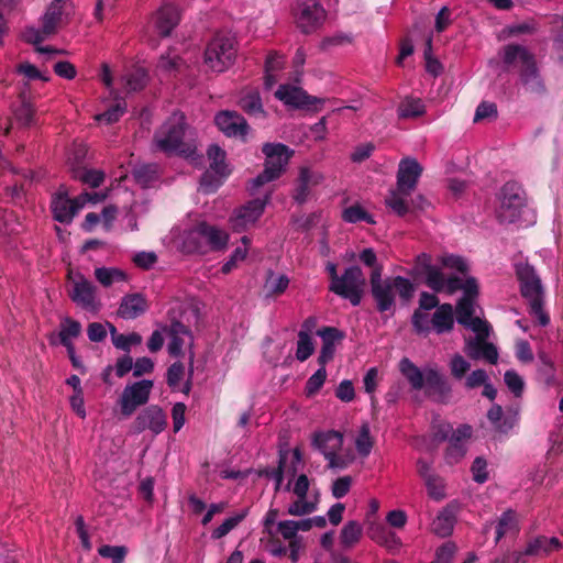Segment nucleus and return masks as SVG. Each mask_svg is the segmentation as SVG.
<instances>
[{
	"mask_svg": "<svg viewBox=\"0 0 563 563\" xmlns=\"http://www.w3.org/2000/svg\"><path fill=\"white\" fill-rule=\"evenodd\" d=\"M472 435V428L467 424L460 426L451 435L445 453L448 464L459 463L466 453V443Z\"/></svg>",
	"mask_w": 563,
	"mask_h": 563,
	"instance_id": "5701e85b",
	"label": "nucleus"
},
{
	"mask_svg": "<svg viewBox=\"0 0 563 563\" xmlns=\"http://www.w3.org/2000/svg\"><path fill=\"white\" fill-rule=\"evenodd\" d=\"M423 388H426L427 395L437 402L448 404L451 399L452 386L437 366H426Z\"/></svg>",
	"mask_w": 563,
	"mask_h": 563,
	"instance_id": "f3484780",
	"label": "nucleus"
},
{
	"mask_svg": "<svg viewBox=\"0 0 563 563\" xmlns=\"http://www.w3.org/2000/svg\"><path fill=\"white\" fill-rule=\"evenodd\" d=\"M81 332V324L70 318H65L60 323L58 333L60 344L64 346L74 345L73 339H76Z\"/></svg>",
	"mask_w": 563,
	"mask_h": 563,
	"instance_id": "a18cd8bd",
	"label": "nucleus"
},
{
	"mask_svg": "<svg viewBox=\"0 0 563 563\" xmlns=\"http://www.w3.org/2000/svg\"><path fill=\"white\" fill-rule=\"evenodd\" d=\"M186 120L180 112H174L155 132L153 148L167 155L179 154L192 157L195 150L185 142Z\"/></svg>",
	"mask_w": 563,
	"mask_h": 563,
	"instance_id": "f257e3e1",
	"label": "nucleus"
},
{
	"mask_svg": "<svg viewBox=\"0 0 563 563\" xmlns=\"http://www.w3.org/2000/svg\"><path fill=\"white\" fill-rule=\"evenodd\" d=\"M88 195H79L75 199L68 198L66 192L59 191L52 200L54 219L62 223H69L75 214L86 206Z\"/></svg>",
	"mask_w": 563,
	"mask_h": 563,
	"instance_id": "a211bd4d",
	"label": "nucleus"
},
{
	"mask_svg": "<svg viewBox=\"0 0 563 563\" xmlns=\"http://www.w3.org/2000/svg\"><path fill=\"white\" fill-rule=\"evenodd\" d=\"M517 530L516 514L512 510L505 511L497 525L496 530V542H498L504 536Z\"/></svg>",
	"mask_w": 563,
	"mask_h": 563,
	"instance_id": "6e6d98bb",
	"label": "nucleus"
},
{
	"mask_svg": "<svg viewBox=\"0 0 563 563\" xmlns=\"http://www.w3.org/2000/svg\"><path fill=\"white\" fill-rule=\"evenodd\" d=\"M439 261L443 267L454 269L463 276L467 273L468 265L461 256L448 254L441 256Z\"/></svg>",
	"mask_w": 563,
	"mask_h": 563,
	"instance_id": "e2e57ef3",
	"label": "nucleus"
},
{
	"mask_svg": "<svg viewBox=\"0 0 563 563\" xmlns=\"http://www.w3.org/2000/svg\"><path fill=\"white\" fill-rule=\"evenodd\" d=\"M185 376V366L181 362L173 363L166 373L167 385L173 389H180V383Z\"/></svg>",
	"mask_w": 563,
	"mask_h": 563,
	"instance_id": "680f3d73",
	"label": "nucleus"
},
{
	"mask_svg": "<svg viewBox=\"0 0 563 563\" xmlns=\"http://www.w3.org/2000/svg\"><path fill=\"white\" fill-rule=\"evenodd\" d=\"M271 194L272 192L268 191L263 198H255L240 208H236L230 218L233 230L242 232L251 225H254L262 217L267 203L269 202Z\"/></svg>",
	"mask_w": 563,
	"mask_h": 563,
	"instance_id": "f8f14e48",
	"label": "nucleus"
},
{
	"mask_svg": "<svg viewBox=\"0 0 563 563\" xmlns=\"http://www.w3.org/2000/svg\"><path fill=\"white\" fill-rule=\"evenodd\" d=\"M181 64V59L177 54L169 51L166 55H162L157 68L165 73H172L178 70Z\"/></svg>",
	"mask_w": 563,
	"mask_h": 563,
	"instance_id": "774afa93",
	"label": "nucleus"
},
{
	"mask_svg": "<svg viewBox=\"0 0 563 563\" xmlns=\"http://www.w3.org/2000/svg\"><path fill=\"white\" fill-rule=\"evenodd\" d=\"M170 339L167 345L169 355L180 356L184 352L185 338H190L188 329L180 322H174L170 325Z\"/></svg>",
	"mask_w": 563,
	"mask_h": 563,
	"instance_id": "e433bc0d",
	"label": "nucleus"
},
{
	"mask_svg": "<svg viewBox=\"0 0 563 563\" xmlns=\"http://www.w3.org/2000/svg\"><path fill=\"white\" fill-rule=\"evenodd\" d=\"M166 413L157 405L145 407L139 412L134 420V430L136 433L150 431L153 435H158L166 429Z\"/></svg>",
	"mask_w": 563,
	"mask_h": 563,
	"instance_id": "2eb2a0df",
	"label": "nucleus"
},
{
	"mask_svg": "<svg viewBox=\"0 0 563 563\" xmlns=\"http://www.w3.org/2000/svg\"><path fill=\"white\" fill-rule=\"evenodd\" d=\"M521 296L528 303L529 314L537 319L541 327L550 323V316L544 310V289L533 266L520 263L516 266Z\"/></svg>",
	"mask_w": 563,
	"mask_h": 563,
	"instance_id": "f03ea898",
	"label": "nucleus"
},
{
	"mask_svg": "<svg viewBox=\"0 0 563 563\" xmlns=\"http://www.w3.org/2000/svg\"><path fill=\"white\" fill-rule=\"evenodd\" d=\"M416 268L426 275V284L435 292H446L449 295L457 291L461 286L460 277L452 275L445 277L441 267L431 264L430 255L421 253L417 256Z\"/></svg>",
	"mask_w": 563,
	"mask_h": 563,
	"instance_id": "1a4fd4ad",
	"label": "nucleus"
},
{
	"mask_svg": "<svg viewBox=\"0 0 563 563\" xmlns=\"http://www.w3.org/2000/svg\"><path fill=\"white\" fill-rule=\"evenodd\" d=\"M426 107L421 99L406 97L398 107V115L400 118H417L424 113Z\"/></svg>",
	"mask_w": 563,
	"mask_h": 563,
	"instance_id": "c03bdc74",
	"label": "nucleus"
},
{
	"mask_svg": "<svg viewBox=\"0 0 563 563\" xmlns=\"http://www.w3.org/2000/svg\"><path fill=\"white\" fill-rule=\"evenodd\" d=\"M373 298L379 312L391 310L395 306L396 292L404 300H409L415 291L413 284L406 277L396 276L382 278V267H376L371 274Z\"/></svg>",
	"mask_w": 563,
	"mask_h": 563,
	"instance_id": "7ed1b4c3",
	"label": "nucleus"
},
{
	"mask_svg": "<svg viewBox=\"0 0 563 563\" xmlns=\"http://www.w3.org/2000/svg\"><path fill=\"white\" fill-rule=\"evenodd\" d=\"M239 104L249 115L257 117L264 113L261 95L256 89L245 90L240 98Z\"/></svg>",
	"mask_w": 563,
	"mask_h": 563,
	"instance_id": "58836bf2",
	"label": "nucleus"
},
{
	"mask_svg": "<svg viewBox=\"0 0 563 563\" xmlns=\"http://www.w3.org/2000/svg\"><path fill=\"white\" fill-rule=\"evenodd\" d=\"M322 179L323 176L320 173L313 172L308 167L300 168L297 186L292 195L294 200L299 205L305 203L310 195V188L319 185Z\"/></svg>",
	"mask_w": 563,
	"mask_h": 563,
	"instance_id": "a878e982",
	"label": "nucleus"
},
{
	"mask_svg": "<svg viewBox=\"0 0 563 563\" xmlns=\"http://www.w3.org/2000/svg\"><path fill=\"white\" fill-rule=\"evenodd\" d=\"M422 174V166L411 157L402 158L398 166L397 188L400 191L412 192Z\"/></svg>",
	"mask_w": 563,
	"mask_h": 563,
	"instance_id": "4be33fe9",
	"label": "nucleus"
},
{
	"mask_svg": "<svg viewBox=\"0 0 563 563\" xmlns=\"http://www.w3.org/2000/svg\"><path fill=\"white\" fill-rule=\"evenodd\" d=\"M362 526L354 520H351L344 525L340 533V541L343 547L351 548L356 544L362 536Z\"/></svg>",
	"mask_w": 563,
	"mask_h": 563,
	"instance_id": "de8ad7c7",
	"label": "nucleus"
},
{
	"mask_svg": "<svg viewBox=\"0 0 563 563\" xmlns=\"http://www.w3.org/2000/svg\"><path fill=\"white\" fill-rule=\"evenodd\" d=\"M411 323L415 332L419 335L427 336L432 331L431 319L420 309L413 312Z\"/></svg>",
	"mask_w": 563,
	"mask_h": 563,
	"instance_id": "13d9d810",
	"label": "nucleus"
},
{
	"mask_svg": "<svg viewBox=\"0 0 563 563\" xmlns=\"http://www.w3.org/2000/svg\"><path fill=\"white\" fill-rule=\"evenodd\" d=\"M69 277L73 283V289L69 292L70 299L86 310L96 311L98 302L95 285L80 273L74 275L70 273Z\"/></svg>",
	"mask_w": 563,
	"mask_h": 563,
	"instance_id": "dca6fc26",
	"label": "nucleus"
},
{
	"mask_svg": "<svg viewBox=\"0 0 563 563\" xmlns=\"http://www.w3.org/2000/svg\"><path fill=\"white\" fill-rule=\"evenodd\" d=\"M63 20V1L54 0L42 18L41 29L27 27L23 37L26 42L37 45L44 41L47 36L54 34Z\"/></svg>",
	"mask_w": 563,
	"mask_h": 563,
	"instance_id": "9b49d317",
	"label": "nucleus"
},
{
	"mask_svg": "<svg viewBox=\"0 0 563 563\" xmlns=\"http://www.w3.org/2000/svg\"><path fill=\"white\" fill-rule=\"evenodd\" d=\"M314 351V345L310 334L300 330L298 333L296 358L300 362L308 360Z\"/></svg>",
	"mask_w": 563,
	"mask_h": 563,
	"instance_id": "603ef678",
	"label": "nucleus"
},
{
	"mask_svg": "<svg viewBox=\"0 0 563 563\" xmlns=\"http://www.w3.org/2000/svg\"><path fill=\"white\" fill-rule=\"evenodd\" d=\"M96 280L104 288H109L115 284L129 282V275L125 271L119 267H97L95 269Z\"/></svg>",
	"mask_w": 563,
	"mask_h": 563,
	"instance_id": "c9c22d12",
	"label": "nucleus"
},
{
	"mask_svg": "<svg viewBox=\"0 0 563 563\" xmlns=\"http://www.w3.org/2000/svg\"><path fill=\"white\" fill-rule=\"evenodd\" d=\"M318 335L322 339V347L318 357V363L321 368H325L328 362H330L335 352V341L342 339V333L332 327H325L318 330Z\"/></svg>",
	"mask_w": 563,
	"mask_h": 563,
	"instance_id": "7c9ffc66",
	"label": "nucleus"
},
{
	"mask_svg": "<svg viewBox=\"0 0 563 563\" xmlns=\"http://www.w3.org/2000/svg\"><path fill=\"white\" fill-rule=\"evenodd\" d=\"M499 201L496 216L500 223L522 222L523 217L529 212L526 194L515 181H508L503 186Z\"/></svg>",
	"mask_w": 563,
	"mask_h": 563,
	"instance_id": "423d86ee",
	"label": "nucleus"
},
{
	"mask_svg": "<svg viewBox=\"0 0 563 563\" xmlns=\"http://www.w3.org/2000/svg\"><path fill=\"white\" fill-rule=\"evenodd\" d=\"M459 284L461 286L457 290L462 289L464 295L456 305V321L460 324H464L474 318L475 297L478 292V285L474 277H467L465 280L460 277Z\"/></svg>",
	"mask_w": 563,
	"mask_h": 563,
	"instance_id": "6ab92c4d",
	"label": "nucleus"
},
{
	"mask_svg": "<svg viewBox=\"0 0 563 563\" xmlns=\"http://www.w3.org/2000/svg\"><path fill=\"white\" fill-rule=\"evenodd\" d=\"M411 195L410 191H400L396 187L391 190L388 197L385 199L386 206L393 210L397 216H405L409 210L408 197Z\"/></svg>",
	"mask_w": 563,
	"mask_h": 563,
	"instance_id": "ea45409f",
	"label": "nucleus"
},
{
	"mask_svg": "<svg viewBox=\"0 0 563 563\" xmlns=\"http://www.w3.org/2000/svg\"><path fill=\"white\" fill-rule=\"evenodd\" d=\"M100 556L110 559L112 563H124L128 549L123 545H102L98 549Z\"/></svg>",
	"mask_w": 563,
	"mask_h": 563,
	"instance_id": "bf43d9fd",
	"label": "nucleus"
},
{
	"mask_svg": "<svg viewBox=\"0 0 563 563\" xmlns=\"http://www.w3.org/2000/svg\"><path fill=\"white\" fill-rule=\"evenodd\" d=\"M228 175L216 174L212 169H207L200 179V190L205 194L214 192L223 183Z\"/></svg>",
	"mask_w": 563,
	"mask_h": 563,
	"instance_id": "3c124183",
	"label": "nucleus"
},
{
	"mask_svg": "<svg viewBox=\"0 0 563 563\" xmlns=\"http://www.w3.org/2000/svg\"><path fill=\"white\" fill-rule=\"evenodd\" d=\"M207 155L210 159L209 169L214 170L216 174L230 175L231 170L225 164V152L220 146L217 144L210 145Z\"/></svg>",
	"mask_w": 563,
	"mask_h": 563,
	"instance_id": "79ce46f5",
	"label": "nucleus"
},
{
	"mask_svg": "<svg viewBox=\"0 0 563 563\" xmlns=\"http://www.w3.org/2000/svg\"><path fill=\"white\" fill-rule=\"evenodd\" d=\"M147 309V300L142 294H128L121 299L118 316L125 320H132L145 313Z\"/></svg>",
	"mask_w": 563,
	"mask_h": 563,
	"instance_id": "b1692460",
	"label": "nucleus"
},
{
	"mask_svg": "<svg viewBox=\"0 0 563 563\" xmlns=\"http://www.w3.org/2000/svg\"><path fill=\"white\" fill-rule=\"evenodd\" d=\"M126 91H139L144 88L147 80V73L143 68H134L123 77Z\"/></svg>",
	"mask_w": 563,
	"mask_h": 563,
	"instance_id": "8fccbe9b",
	"label": "nucleus"
},
{
	"mask_svg": "<svg viewBox=\"0 0 563 563\" xmlns=\"http://www.w3.org/2000/svg\"><path fill=\"white\" fill-rule=\"evenodd\" d=\"M126 104L124 100H118L115 104L111 106L104 112L99 113L95 117L96 121L104 122L107 124L114 123L124 114Z\"/></svg>",
	"mask_w": 563,
	"mask_h": 563,
	"instance_id": "5fc2aeb1",
	"label": "nucleus"
},
{
	"mask_svg": "<svg viewBox=\"0 0 563 563\" xmlns=\"http://www.w3.org/2000/svg\"><path fill=\"white\" fill-rule=\"evenodd\" d=\"M159 167L157 164H142L134 168L133 175L142 187H150L158 177Z\"/></svg>",
	"mask_w": 563,
	"mask_h": 563,
	"instance_id": "37998d69",
	"label": "nucleus"
},
{
	"mask_svg": "<svg viewBox=\"0 0 563 563\" xmlns=\"http://www.w3.org/2000/svg\"><path fill=\"white\" fill-rule=\"evenodd\" d=\"M153 387L154 382L152 379H141L128 384L118 399L121 415L129 418L139 407L146 405Z\"/></svg>",
	"mask_w": 563,
	"mask_h": 563,
	"instance_id": "9d476101",
	"label": "nucleus"
},
{
	"mask_svg": "<svg viewBox=\"0 0 563 563\" xmlns=\"http://www.w3.org/2000/svg\"><path fill=\"white\" fill-rule=\"evenodd\" d=\"M265 155L264 170L250 181L249 191L255 195L267 183L280 177L294 151L283 143H266L262 148Z\"/></svg>",
	"mask_w": 563,
	"mask_h": 563,
	"instance_id": "20e7f679",
	"label": "nucleus"
},
{
	"mask_svg": "<svg viewBox=\"0 0 563 563\" xmlns=\"http://www.w3.org/2000/svg\"><path fill=\"white\" fill-rule=\"evenodd\" d=\"M285 57L277 52L269 53L265 63V86L272 88L276 81L275 73L284 67Z\"/></svg>",
	"mask_w": 563,
	"mask_h": 563,
	"instance_id": "a19ab883",
	"label": "nucleus"
},
{
	"mask_svg": "<svg viewBox=\"0 0 563 563\" xmlns=\"http://www.w3.org/2000/svg\"><path fill=\"white\" fill-rule=\"evenodd\" d=\"M487 418L496 432L507 434L518 423V411H504L501 406L494 405L487 412Z\"/></svg>",
	"mask_w": 563,
	"mask_h": 563,
	"instance_id": "393cba45",
	"label": "nucleus"
},
{
	"mask_svg": "<svg viewBox=\"0 0 563 563\" xmlns=\"http://www.w3.org/2000/svg\"><path fill=\"white\" fill-rule=\"evenodd\" d=\"M365 284L362 269L353 265L345 268L334 283H330L329 290L347 299L353 306H358L363 297Z\"/></svg>",
	"mask_w": 563,
	"mask_h": 563,
	"instance_id": "6e6552de",
	"label": "nucleus"
},
{
	"mask_svg": "<svg viewBox=\"0 0 563 563\" xmlns=\"http://www.w3.org/2000/svg\"><path fill=\"white\" fill-rule=\"evenodd\" d=\"M501 59L507 66L514 65L519 60L522 64L520 81L526 89L532 92L544 91V84L534 55L527 47L519 44L506 45L501 51Z\"/></svg>",
	"mask_w": 563,
	"mask_h": 563,
	"instance_id": "39448f33",
	"label": "nucleus"
},
{
	"mask_svg": "<svg viewBox=\"0 0 563 563\" xmlns=\"http://www.w3.org/2000/svg\"><path fill=\"white\" fill-rule=\"evenodd\" d=\"M289 283L290 280L287 275L275 274L269 271L264 283L265 296L267 298H274L283 295L287 290Z\"/></svg>",
	"mask_w": 563,
	"mask_h": 563,
	"instance_id": "4c0bfd02",
	"label": "nucleus"
},
{
	"mask_svg": "<svg viewBox=\"0 0 563 563\" xmlns=\"http://www.w3.org/2000/svg\"><path fill=\"white\" fill-rule=\"evenodd\" d=\"M373 445L374 441L373 438L371 437L369 424L367 422H364L361 426L358 433L355 438V449L361 456L366 457L369 455Z\"/></svg>",
	"mask_w": 563,
	"mask_h": 563,
	"instance_id": "09e8293b",
	"label": "nucleus"
},
{
	"mask_svg": "<svg viewBox=\"0 0 563 563\" xmlns=\"http://www.w3.org/2000/svg\"><path fill=\"white\" fill-rule=\"evenodd\" d=\"M275 97L294 108H310L323 102L322 99L309 96L303 89L289 84L280 85Z\"/></svg>",
	"mask_w": 563,
	"mask_h": 563,
	"instance_id": "aec40b11",
	"label": "nucleus"
},
{
	"mask_svg": "<svg viewBox=\"0 0 563 563\" xmlns=\"http://www.w3.org/2000/svg\"><path fill=\"white\" fill-rule=\"evenodd\" d=\"M200 225L184 230L177 240V247L185 254H206V244L202 242Z\"/></svg>",
	"mask_w": 563,
	"mask_h": 563,
	"instance_id": "c85d7f7f",
	"label": "nucleus"
},
{
	"mask_svg": "<svg viewBox=\"0 0 563 563\" xmlns=\"http://www.w3.org/2000/svg\"><path fill=\"white\" fill-rule=\"evenodd\" d=\"M18 74L24 76L27 80L40 79L42 81L49 80V74L46 70H40L36 66L29 62H22L16 66Z\"/></svg>",
	"mask_w": 563,
	"mask_h": 563,
	"instance_id": "4d7b16f0",
	"label": "nucleus"
},
{
	"mask_svg": "<svg viewBox=\"0 0 563 563\" xmlns=\"http://www.w3.org/2000/svg\"><path fill=\"white\" fill-rule=\"evenodd\" d=\"M246 516V511H242L227 518L218 528L212 531L213 539H221L233 530Z\"/></svg>",
	"mask_w": 563,
	"mask_h": 563,
	"instance_id": "052dcab7",
	"label": "nucleus"
},
{
	"mask_svg": "<svg viewBox=\"0 0 563 563\" xmlns=\"http://www.w3.org/2000/svg\"><path fill=\"white\" fill-rule=\"evenodd\" d=\"M291 454V475L294 476L297 472V465L302 462V454L299 448H295L294 450H280L279 451V461L278 467L273 472L272 476L275 481V492L280 489V485L283 483L285 465L288 455Z\"/></svg>",
	"mask_w": 563,
	"mask_h": 563,
	"instance_id": "473e14b6",
	"label": "nucleus"
},
{
	"mask_svg": "<svg viewBox=\"0 0 563 563\" xmlns=\"http://www.w3.org/2000/svg\"><path fill=\"white\" fill-rule=\"evenodd\" d=\"M199 225L200 233H202V242L206 244V253L221 251L227 247L229 234L224 230L206 222H201Z\"/></svg>",
	"mask_w": 563,
	"mask_h": 563,
	"instance_id": "c756f323",
	"label": "nucleus"
},
{
	"mask_svg": "<svg viewBox=\"0 0 563 563\" xmlns=\"http://www.w3.org/2000/svg\"><path fill=\"white\" fill-rule=\"evenodd\" d=\"M432 330L437 334L450 332L454 325V311L450 303L440 305L431 318Z\"/></svg>",
	"mask_w": 563,
	"mask_h": 563,
	"instance_id": "72a5a7b5",
	"label": "nucleus"
},
{
	"mask_svg": "<svg viewBox=\"0 0 563 563\" xmlns=\"http://www.w3.org/2000/svg\"><path fill=\"white\" fill-rule=\"evenodd\" d=\"M465 328L476 333L477 339L486 340L489 336L490 325L487 321L474 317L470 321L463 324Z\"/></svg>",
	"mask_w": 563,
	"mask_h": 563,
	"instance_id": "338daca9",
	"label": "nucleus"
},
{
	"mask_svg": "<svg viewBox=\"0 0 563 563\" xmlns=\"http://www.w3.org/2000/svg\"><path fill=\"white\" fill-rule=\"evenodd\" d=\"M219 130L229 137L244 139L249 131L246 120L235 111H221L214 117Z\"/></svg>",
	"mask_w": 563,
	"mask_h": 563,
	"instance_id": "412c9836",
	"label": "nucleus"
},
{
	"mask_svg": "<svg viewBox=\"0 0 563 563\" xmlns=\"http://www.w3.org/2000/svg\"><path fill=\"white\" fill-rule=\"evenodd\" d=\"M112 336V343L117 349H120L122 351L129 352L131 346L137 345L142 342V336L136 333L132 332L130 334H118L117 329L108 323Z\"/></svg>",
	"mask_w": 563,
	"mask_h": 563,
	"instance_id": "49530a36",
	"label": "nucleus"
},
{
	"mask_svg": "<svg viewBox=\"0 0 563 563\" xmlns=\"http://www.w3.org/2000/svg\"><path fill=\"white\" fill-rule=\"evenodd\" d=\"M178 22L179 11L170 3L162 5L154 18L155 29L161 36H168Z\"/></svg>",
	"mask_w": 563,
	"mask_h": 563,
	"instance_id": "bb28decb",
	"label": "nucleus"
},
{
	"mask_svg": "<svg viewBox=\"0 0 563 563\" xmlns=\"http://www.w3.org/2000/svg\"><path fill=\"white\" fill-rule=\"evenodd\" d=\"M399 371L413 390H421L424 387L426 367L420 369L411 360L404 357L399 362Z\"/></svg>",
	"mask_w": 563,
	"mask_h": 563,
	"instance_id": "f704fd0d",
	"label": "nucleus"
},
{
	"mask_svg": "<svg viewBox=\"0 0 563 563\" xmlns=\"http://www.w3.org/2000/svg\"><path fill=\"white\" fill-rule=\"evenodd\" d=\"M236 57V41L229 33H217L205 51V63L213 71L222 73L233 65Z\"/></svg>",
	"mask_w": 563,
	"mask_h": 563,
	"instance_id": "0eeeda50",
	"label": "nucleus"
},
{
	"mask_svg": "<svg viewBox=\"0 0 563 563\" xmlns=\"http://www.w3.org/2000/svg\"><path fill=\"white\" fill-rule=\"evenodd\" d=\"M343 444L341 433L336 431L318 432L313 435L312 445L320 451L331 468H343L345 463L338 452Z\"/></svg>",
	"mask_w": 563,
	"mask_h": 563,
	"instance_id": "ddd939ff",
	"label": "nucleus"
},
{
	"mask_svg": "<svg viewBox=\"0 0 563 563\" xmlns=\"http://www.w3.org/2000/svg\"><path fill=\"white\" fill-rule=\"evenodd\" d=\"M449 365L452 376L459 380L462 379L471 368L470 362L460 354L453 355Z\"/></svg>",
	"mask_w": 563,
	"mask_h": 563,
	"instance_id": "0e129e2a",
	"label": "nucleus"
},
{
	"mask_svg": "<svg viewBox=\"0 0 563 563\" xmlns=\"http://www.w3.org/2000/svg\"><path fill=\"white\" fill-rule=\"evenodd\" d=\"M327 378V371L325 368L319 367L317 372L311 375L306 384L305 391L307 396H312L316 393L319 391V389L323 386Z\"/></svg>",
	"mask_w": 563,
	"mask_h": 563,
	"instance_id": "69168bd1",
	"label": "nucleus"
},
{
	"mask_svg": "<svg viewBox=\"0 0 563 563\" xmlns=\"http://www.w3.org/2000/svg\"><path fill=\"white\" fill-rule=\"evenodd\" d=\"M310 482L307 475H299L292 485V493L297 499L288 506L287 514L291 516H305L317 510L318 495L313 499L308 497Z\"/></svg>",
	"mask_w": 563,
	"mask_h": 563,
	"instance_id": "4468645a",
	"label": "nucleus"
},
{
	"mask_svg": "<svg viewBox=\"0 0 563 563\" xmlns=\"http://www.w3.org/2000/svg\"><path fill=\"white\" fill-rule=\"evenodd\" d=\"M457 511L459 505L456 503L446 505L432 521V531L440 537L450 536L456 521Z\"/></svg>",
	"mask_w": 563,
	"mask_h": 563,
	"instance_id": "cd10ccee",
	"label": "nucleus"
},
{
	"mask_svg": "<svg viewBox=\"0 0 563 563\" xmlns=\"http://www.w3.org/2000/svg\"><path fill=\"white\" fill-rule=\"evenodd\" d=\"M562 548V543L556 537L548 538L545 536H539L528 542L525 554L533 556H548L551 553L559 551Z\"/></svg>",
	"mask_w": 563,
	"mask_h": 563,
	"instance_id": "2f4dec72",
	"label": "nucleus"
},
{
	"mask_svg": "<svg viewBox=\"0 0 563 563\" xmlns=\"http://www.w3.org/2000/svg\"><path fill=\"white\" fill-rule=\"evenodd\" d=\"M342 219L347 223H357L360 221H365L369 224L375 223L374 218L358 205L345 208L342 212Z\"/></svg>",
	"mask_w": 563,
	"mask_h": 563,
	"instance_id": "864d4df0",
	"label": "nucleus"
}]
</instances>
